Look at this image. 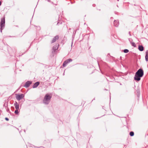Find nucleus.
Returning <instances> with one entry per match:
<instances>
[{
  "mask_svg": "<svg viewBox=\"0 0 148 148\" xmlns=\"http://www.w3.org/2000/svg\"><path fill=\"white\" fill-rule=\"evenodd\" d=\"M62 20H58V22L57 24V25L58 26H59L60 25H62Z\"/></svg>",
  "mask_w": 148,
  "mask_h": 148,
  "instance_id": "4468645a",
  "label": "nucleus"
},
{
  "mask_svg": "<svg viewBox=\"0 0 148 148\" xmlns=\"http://www.w3.org/2000/svg\"><path fill=\"white\" fill-rule=\"evenodd\" d=\"M76 31L75 32H74L73 33V34H75L76 33Z\"/></svg>",
  "mask_w": 148,
  "mask_h": 148,
  "instance_id": "bb28decb",
  "label": "nucleus"
},
{
  "mask_svg": "<svg viewBox=\"0 0 148 148\" xmlns=\"http://www.w3.org/2000/svg\"><path fill=\"white\" fill-rule=\"evenodd\" d=\"M145 59L146 61H148V50L146 51L145 52Z\"/></svg>",
  "mask_w": 148,
  "mask_h": 148,
  "instance_id": "f8f14e48",
  "label": "nucleus"
},
{
  "mask_svg": "<svg viewBox=\"0 0 148 148\" xmlns=\"http://www.w3.org/2000/svg\"><path fill=\"white\" fill-rule=\"evenodd\" d=\"M113 18V17H111V19H112Z\"/></svg>",
  "mask_w": 148,
  "mask_h": 148,
  "instance_id": "7c9ffc66",
  "label": "nucleus"
},
{
  "mask_svg": "<svg viewBox=\"0 0 148 148\" xmlns=\"http://www.w3.org/2000/svg\"><path fill=\"white\" fill-rule=\"evenodd\" d=\"M129 34L130 35V36L131 35V34H130V32H129Z\"/></svg>",
  "mask_w": 148,
  "mask_h": 148,
  "instance_id": "b1692460",
  "label": "nucleus"
},
{
  "mask_svg": "<svg viewBox=\"0 0 148 148\" xmlns=\"http://www.w3.org/2000/svg\"><path fill=\"white\" fill-rule=\"evenodd\" d=\"M138 49L140 51H142L144 50V47L142 45H139Z\"/></svg>",
  "mask_w": 148,
  "mask_h": 148,
  "instance_id": "ddd939ff",
  "label": "nucleus"
},
{
  "mask_svg": "<svg viewBox=\"0 0 148 148\" xmlns=\"http://www.w3.org/2000/svg\"><path fill=\"white\" fill-rule=\"evenodd\" d=\"M108 55H110V53H108Z\"/></svg>",
  "mask_w": 148,
  "mask_h": 148,
  "instance_id": "2f4dec72",
  "label": "nucleus"
},
{
  "mask_svg": "<svg viewBox=\"0 0 148 148\" xmlns=\"http://www.w3.org/2000/svg\"><path fill=\"white\" fill-rule=\"evenodd\" d=\"M15 95L16 98L18 101H20L24 97L23 94H16Z\"/></svg>",
  "mask_w": 148,
  "mask_h": 148,
  "instance_id": "7ed1b4c3",
  "label": "nucleus"
},
{
  "mask_svg": "<svg viewBox=\"0 0 148 148\" xmlns=\"http://www.w3.org/2000/svg\"><path fill=\"white\" fill-rule=\"evenodd\" d=\"M130 43L132 46H133L134 47H136L135 43L134 42H130Z\"/></svg>",
  "mask_w": 148,
  "mask_h": 148,
  "instance_id": "f3484780",
  "label": "nucleus"
},
{
  "mask_svg": "<svg viewBox=\"0 0 148 148\" xmlns=\"http://www.w3.org/2000/svg\"><path fill=\"white\" fill-rule=\"evenodd\" d=\"M114 24L115 27H118L119 24V21L118 20H114Z\"/></svg>",
  "mask_w": 148,
  "mask_h": 148,
  "instance_id": "1a4fd4ad",
  "label": "nucleus"
},
{
  "mask_svg": "<svg viewBox=\"0 0 148 148\" xmlns=\"http://www.w3.org/2000/svg\"><path fill=\"white\" fill-rule=\"evenodd\" d=\"M59 45L58 44H56L55 45L53 46V50L54 52H55L56 50L58 49Z\"/></svg>",
  "mask_w": 148,
  "mask_h": 148,
  "instance_id": "6e6552de",
  "label": "nucleus"
},
{
  "mask_svg": "<svg viewBox=\"0 0 148 148\" xmlns=\"http://www.w3.org/2000/svg\"><path fill=\"white\" fill-rule=\"evenodd\" d=\"M6 111H7L9 112V113H10L11 112H10V110H9V108H8L7 110H6Z\"/></svg>",
  "mask_w": 148,
  "mask_h": 148,
  "instance_id": "412c9836",
  "label": "nucleus"
},
{
  "mask_svg": "<svg viewBox=\"0 0 148 148\" xmlns=\"http://www.w3.org/2000/svg\"><path fill=\"white\" fill-rule=\"evenodd\" d=\"M95 100V98H94L93 100H92V101H93V100Z\"/></svg>",
  "mask_w": 148,
  "mask_h": 148,
  "instance_id": "c85d7f7f",
  "label": "nucleus"
},
{
  "mask_svg": "<svg viewBox=\"0 0 148 148\" xmlns=\"http://www.w3.org/2000/svg\"><path fill=\"white\" fill-rule=\"evenodd\" d=\"M135 73L142 77L144 75V71L142 69H140Z\"/></svg>",
  "mask_w": 148,
  "mask_h": 148,
  "instance_id": "20e7f679",
  "label": "nucleus"
},
{
  "mask_svg": "<svg viewBox=\"0 0 148 148\" xmlns=\"http://www.w3.org/2000/svg\"><path fill=\"white\" fill-rule=\"evenodd\" d=\"M71 28H69V30H71Z\"/></svg>",
  "mask_w": 148,
  "mask_h": 148,
  "instance_id": "cd10ccee",
  "label": "nucleus"
},
{
  "mask_svg": "<svg viewBox=\"0 0 148 148\" xmlns=\"http://www.w3.org/2000/svg\"><path fill=\"white\" fill-rule=\"evenodd\" d=\"M113 18V17H111V19H112Z\"/></svg>",
  "mask_w": 148,
  "mask_h": 148,
  "instance_id": "c756f323",
  "label": "nucleus"
},
{
  "mask_svg": "<svg viewBox=\"0 0 148 148\" xmlns=\"http://www.w3.org/2000/svg\"><path fill=\"white\" fill-rule=\"evenodd\" d=\"M59 38V36L58 35H56V36H54L53 37V40H51V43L52 44L54 42H56V40L58 39Z\"/></svg>",
  "mask_w": 148,
  "mask_h": 148,
  "instance_id": "0eeeda50",
  "label": "nucleus"
},
{
  "mask_svg": "<svg viewBox=\"0 0 148 148\" xmlns=\"http://www.w3.org/2000/svg\"><path fill=\"white\" fill-rule=\"evenodd\" d=\"M68 63H67V62H66V61H65L63 63V66H64V67H65V66H66V65H67V64Z\"/></svg>",
  "mask_w": 148,
  "mask_h": 148,
  "instance_id": "a211bd4d",
  "label": "nucleus"
},
{
  "mask_svg": "<svg viewBox=\"0 0 148 148\" xmlns=\"http://www.w3.org/2000/svg\"><path fill=\"white\" fill-rule=\"evenodd\" d=\"M142 77L140 76L135 73L134 77V79L137 81H139L140 80V78Z\"/></svg>",
  "mask_w": 148,
  "mask_h": 148,
  "instance_id": "39448f33",
  "label": "nucleus"
},
{
  "mask_svg": "<svg viewBox=\"0 0 148 148\" xmlns=\"http://www.w3.org/2000/svg\"><path fill=\"white\" fill-rule=\"evenodd\" d=\"M73 60L71 59V58H69V59L67 60H65L66 62H67V63H69L70 62H71Z\"/></svg>",
  "mask_w": 148,
  "mask_h": 148,
  "instance_id": "2eb2a0df",
  "label": "nucleus"
},
{
  "mask_svg": "<svg viewBox=\"0 0 148 148\" xmlns=\"http://www.w3.org/2000/svg\"><path fill=\"white\" fill-rule=\"evenodd\" d=\"M14 113L16 114H18V110H16L14 111Z\"/></svg>",
  "mask_w": 148,
  "mask_h": 148,
  "instance_id": "aec40b11",
  "label": "nucleus"
},
{
  "mask_svg": "<svg viewBox=\"0 0 148 148\" xmlns=\"http://www.w3.org/2000/svg\"><path fill=\"white\" fill-rule=\"evenodd\" d=\"M130 135L131 136H133L134 135V133L133 131H131L130 133Z\"/></svg>",
  "mask_w": 148,
  "mask_h": 148,
  "instance_id": "dca6fc26",
  "label": "nucleus"
},
{
  "mask_svg": "<svg viewBox=\"0 0 148 148\" xmlns=\"http://www.w3.org/2000/svg\"><path fill=\"white\" fill-rule=\"evenodd\" d=\"M5 17L4 16L1 19V21L0 23V32H2V30L4 28L5 25Z\"/></svg>",
  "mask_w": 148,
  "mask_h": 148,
  "instance_id": "f03ea898",
  "label": "nucleus"
},
{
  "mask_svg": "<svg viewBox=\"0 0 148 148\" xmlns=\"http://www.w3.org/2000/svg\"><path fill=\"white\" fill-rule=\"evenodd\" d=\"M32 81H28L25 82V85L23 86L26 88H28L32 84Z\"/></svg>",
  "mask_w": 148,
  "mask_h": 148,
  "instance_id": "423d86ee",
  "label": "nucleus"
},
{
  "mask_svg": "<svg viewBox=\"0 0 148 148\" xmlns=\"http://www.w3.org/2000/svg\"><path fill=\"white\" fill-rule=\"evenodd\" d=\"M1 2L0 1V6L1 5Z\"/></svg>",
  "mask_w": 148,
  "mask_h": 148,
  "instance_id": "a878e982",
  "label": "nucleus"
},
{
  "mask_svg": "<svg viewBox=\"0 0 148 148\" xmlns=\"http://www.w3.org/2000/svg\"><path fill=\"white\" fill-rule=\"evenodd\" d=\"M129 50L127 49H125L123 50V52L125 53H127L129 52Z\"/></svg>",
  "mask_w": 148,
  "mask_h": 148,
  "instance_id": "6ab92c4d",
  "label": "nucleus"
},
{
  "mask_svg": "<svg viewBox=\"0 0 148 148\" xmlns=\"http://www.w3.org/2000/svg\"><path fill=\"white\" fill-rule=\"evenodd\" d=\"M64 73H63V75H64Z\"/></svg>",
  "mask_w": 148,
  "mask_h": 148,
  "instance_id": "473e14b6",
  "label": "nucleus"
},
{
  "mask_svg": "<svg viewBox=\"0 0 148 148\" xmlns=\"http://www.w3.org/2000/svg\"><path fill=\"white\" fill-rule=\"evenodd\" d=\"M92 6L94 7H95L96 6V5L95 4H94L92 5Z\"/></svg>",
  "mask_w": 148,
  "mask_h": 148,
  "instance_id": "5701e85b",
  "label": "nucleus"
},
{
  "mask_svg": "<svg viewBox=\"0 0 148 148\" xmlns=\"http://www.w3.org/2000/svg\"><path fill=\"white\" fill-rule=\"evenodd\" d=\"M51 97V96L50 95L48 94H47L44 98L43 101V103L46 105L49 104Z\"/></svg>",
  "mask_w": 148,
  "mask_h": 148,
  "instance_id": "f257e3e1",
  "label": "nucleus"
},
{
  "mask_svg": "<svg viewBox=\"0 0 148 148\" xmlns=\"http://www.w3.org/2000/svg\"><path fill=\"white\" fill-rule=\"evenodd\" d=\"M73 44V42L72 41V42L71 43V47H72V46Z\"/></svg>",
  "mask_w": 148,
  "mask_h": 148,
  "instance_id": "393cba45",
  "label": "nucleus"
},
{
  "mask_svg": "<svg viewBox=\"0 0 148 148\" xmlns=\"http://www.w3.org/2000/svg\"><path fill=\"white\" fill-rule=\"evenodd\" d=\"M98 65H99V63H98Z\"/></svg>",
  "mask_w": 148,
  "mask_h": 148,
  "instance_id": "72a5a7b5",
  "label": "nucleus"
},
{
  "mask_svg": "<svg viewBox=\"0 0 148 148\" xmlns=\"http://www.w3.org/2000/svg\"><path fill=\"white\" fill-rule=\"evenodd\" d=\"M14 105L15 107V108L16 110H18L19 109V105L17 102L15 101V102L14 104Z\"/></svg>",
  "mask_w": 148,
  "mask_h": 148,
  "instance_id": "9b49d317",
  "label": "nucleus"
},
{
  "mask_svg": "<svg viewBox=\"0 0 148 148\" xmlns=\"http://www.w3.org/2000/svg\"><path fill=\"white\" fill-rule=\"evenodd\" d=\"M117 1H119V0H117Z\"/></svg>",
  "mask_w": 148,
  "mask_h": 148,
  "instance_id": "f704fd0d",
  "label": "nucleus"
},
{
  "mask_svg": "<svg viewBox=\"0 0 148 148\" xmlns=\"http://www.w3.org/2000/svg\"><path fill=\"white\" fill-rule=\"evenodd\" d=\"M40 82H37L35 83L32 86L33 88H36L39 84Z\"/></svg>",
  "mask_w": 148,
  "mask_h": 148,
  "instance_id": "9d476101",
  "label": "nucleus"
},
{
  "mask_svg": "<svg viewBox=\"0 0 148 148\" xmlns=\"http://www.w3.org/2000/svg\"><path fill=\"white\" fill-rule=\"evenodd\" d=\"M5 119L7 121H8L9 120V119L7 117H5Z\"/></svg>",
  "mask_w": 148,
  "mask_h": 148,
  "instance_id": "4be33fe9",
  "label": "nucleus"
}]
</instances>
